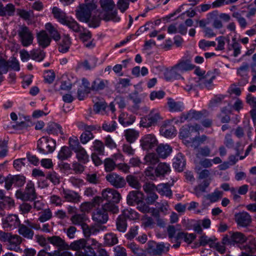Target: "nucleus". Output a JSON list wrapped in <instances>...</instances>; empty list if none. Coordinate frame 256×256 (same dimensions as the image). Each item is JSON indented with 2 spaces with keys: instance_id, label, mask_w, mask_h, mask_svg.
I'll return each instance as SVG.
<instances>
[{
  "instance_id": "f257e3e1",
  "label": "nucleus",
  "mask_w": 256,
  "mask_h": 256,
  "mask_svg": "<svg viewBox=\"0 0 256 256\" xmlns=\"http://www.w3.org/2000/svg\"><path fill=\"white\" fill-rule=\"evenodd\" d=\"M100 7L104 12L102 19L105 21L112 20L118 22L120 18L118 16L117 10L116 9V4L113 0H100Z\"/></svg>"
},
{
  "instance_id": "f03ea898",
  "label": "nucleus",
  "mask_w": 256,
  "mask_h": 256,
  "mask_svg": "<svg viewBox=\"0 0 256 256\" xmlns=\"http://www.w3.org/2000/svg\"><path fill=\"white\" fill-rule=\"evenodd\" d=\"M56 147V142L54 140L47 136H42L37 142V148L38 152L44 154L52 152Z\"/></svg>"
},
{
  "instance_id": "7ed1b4c3",
  "label": "nucleus",
  "mask_w": 256,
  "mask_h": 256,
  "mask_svg": "<svg viewBox=\"0 0 256 256\" xmlns=\"http://www.w3.org/2000/svg\"><path fill=\"white\" fill-rule=\"evenodd\" d=\"M206 16L208 22H212V26L216 29H220L224 26L222 22L220 19L225 22H228L230 20V16L229 14L225 13L218 14V10H214L208 13Z\"/></svg>"
},
{
  "instance_id": "20e7f679",
  "label": "nucleus",
  "mask_w": 256,
  "mask_h": 256,
  "mask_svg": "<svg viewBox=\"0 0 256 256\" xmlns=\"http://www.w3.org/2000/svg\"><path fill=\"white\" fill-rule=\"evenodd\" d=\"M170 250V244L166 246L164 242L156 243L150 240L147 243L146 252L151 256H162L166 254Z\"/></svg>"
},
{
  "instance_id": "39448f33",
  "label": "nucleus",
  "mask_w": 256,
  "mask_h": 256,
  "mask_svg": "<svg viewBox=\"0 0 256 256\" xmlns=\"http://www.w3.org/2000/svg\"><path fill=\"white\" fill-rule=\"evenodd\" d=\"M17 198L23 201H33L36 198L34 184L29 182L27 184L25 190L22 192L20 190H18L16 193Z\"/></svg>"
},
{
  "instance_id": "423d86ee",
  "label": "nucleus",
  "mask_w": 256,
  "mask_h": 256,
  "mask_svg": "<svg viewBox=\"0 0 256 256\" xmlns=\"http://www.w3.org/2000/svg\"><path fill=\"white\" fill-rule=\"evenodd\" d=\"M246 240V237L242 233L230 232L223 237L222 242L228 246H234L236 244L240 245Z\"/></svg>"
},
{
  "instance_id": "0eeeda50",
  "label": "nucleus",
  "mask_w": 256,
  "mask_h": 256,
  "mask_svg": "<svg viewBox=\"0 0 256 256\" xmlns=\"http://www.w3.org/2000/svg\"><path fill=\"white\" fill-rule=\"evenodd\" d=\"M20 40L24 46L26 47L30 45L34 40V36L28 28L26 26H21L18 30Z\"/></svg>"
},
{
  "instance_id": "6e6552de",
  "label": "nucleus",
  "mask_w": 256,
  "mask_h": 256,
  "mask_svg": "<svg viewBox=\"0 0 256 256\" xmlns=\"http://www.w3.org/2000/svg\"><path fill=\"white\" fill-rule=\"evenodd\" d=\"M161 119L159 112L152 110L148 115L141 118L140 124L144 128H148L156 124Z\"/></svg>"
},
{
  "instance_id": "1a4fd4ad",
  "label": "nucleus",
  "mask_w": 256,
  "mask_h": 256,
  "mask_svg": "<svg viewBox=\"0 0 256 256\" xmlns=\"http://www.w3.org/2000/svg\"><path fill=\"white\" fill-rule=\"evenodd\" d=\"M20 224V221L16 214H9L2 219V224L4 228L8 230H12Z\"/></svg>"
},
{
  "instance_id": "9d476101",
  "label": "nucleus",
  "mask_w": 256,
  "mask_h": 256,
  "mask_svg": "<svg viewBox=\"0 0 256 256\" xmlns=\"http://www.w3.org/2000/svg\"><path fill=\"white\" fill-rule=\"evenodd\" d=\"M106 179L112 186L116 188H123L126 185L124 178L116 173L112 172L108 174Z\"/></svg>"
},
{
  "instance_id": "9b49d317",
  "label": "nucleus",
  "mask_w": 256,
  "mask_h": 256,
  "mask_svg": "<svg viewBox=\"0 0 256 256\" xmlns=\"http://www.w3.org/2000/svg\"><path fill=\"white\" fill-rule=\"evenodd\" d=\"M102 198L108 202H115L118 204L121 199L120 194L116 190L107 188L102 192Z\"/></svg>"
},
{
  "instance_id": "f8f14e48",
  "label": "nucleus",
  "mask_w": 256,
  "mask_h": 256,
  "mask_svg": "<svg viewBox=\"0 0 256 256\" xmlns=\"http://www.w3.org/2000/svg\"><path fill=\"white\" fill-rule=\"evenodd\" d=\"M92 220L98 225L105 224L108 220V213L102 207L96 208L92 212Z\"/></svg>"
},
{
  "instance_id": "ddd939ff",
  "label": "nucleus",
  "mask_w": 256,
  "mask_h": 256,
  "mask_svg": "<svg viewBox=\"0 0 256 256\" xmlns=\"http://www.w3.org/2000/svg\"><path fill=\"white\" fill-rule=\"evenodd\" d=\"M140 142L142 149L147 150L152 149L158 144V140L155 136L152 134L144 136Z\"/></svg>"
},
{
  "instance_id": "4468645a",
  "label": "nucleus",
  "mask_w": 256,
  "mask_h": 256,
  "mask_svg": "<svg viewBox=\"0 0 256 256\" xmlns=\"http://www.w3.org/2000/svg\"><path fill=\"white\" fill-rule=\"evenodd\" d=\"M92 10L86 8L84 6L80 4L76 10V16L82 22H88L91 16V12Z\"/></svg>"
},
{
  "instance_id": "2eb2a0df",
  "label": "nucleus",
  "mask_w": 256,
  "mask_h": 256,
  "mask_svg": "<svg viewBox=\"0 0 256 256\" xmlns=\"http://www.w3.org/2000/svg\"><path fill=\"white\" fill-rule=\"evenodd\" d=\"M235 220L238 226L242 227H246L252 222V217L246 212H242L235 214Z\"/></svg>"
},
{
  "instance_id": "dca6fc26",
  "label": "nucleus",
  "mask_w": 256,
  "mask_h": 256,
  "mask_svg": "<svg viewBox=\"0 0 256 256\" xmlns=\"http://www.w3.org/2000/svg\"><path fill=\"white\" fill-rule=\"evenodd\" d=\"M62 194L66 202L72 203L80 202L82 198L78 192L68 189L63 188Z\"/></svg>"
},
{
  "instance_id": "f3484780",
  "label": "nucleus",
  "mask_w": 256,
  "mask_h": 256,
  "mask_svg": "<svg viewBox=\"0 0 256 256\" xmlns=\"http://www.w3.org/2000/svg\"><path fill=\"white\" fill-rule=\"evenodd\" d=\"M238 246L241 250L246 252L254 254L256 252V240L254 238H246V240Z\"/></svg>"
},
{
  "instance_id": "a211bd4d",
  "label": "nucleus",
  "mask_w": 256,
  "mask_h": 256,
  "mask_svg": "<svg viewBox=\"0 0 256 256\" xmlns=\"http://www.w3.org/2000/svg\"><path fill=\"white\" fill-rule=\"evenodd\" d=\"M249 65L247 63L244 64L237 70L238 74L242 78L238 82V85L244 86L248 82V72Z\"/></svg>"
},
{
  "instance_id": "6ab92c4d",
  "label": "nucleus",
  "mask_w": 256,
  "mask_h": 256,
  "mask_svg": "<svg viewBox=\"0 0 256 256\" xmlns=\"http://www.w3.org/2000/svg\"><path fill=\"white\" fill-rule=\"evenodd\" d=\"M215 78L216 76L214 74L208 72L204 76L200 78L198 82L202 88H210L212 86V81Z\"/></svg>"
},
{
  "instance_id": "aec40b11",
  "label": "nucleus",
  "mask_w": 256,
  "mask_h": 256,
  "mask_svg": "<svg viewBox=\"0 0 256 256\" xmlns=\"http://www.w3.org/2000/svg\"><path fill=\"white\" fill-rule=\"evenodd\" d=\"M48 240L54 246L58 247L60 249L66 250L69 248L68 244H67L64 240L62 239L58 236H48L47 238Z\"/></svg>"
},
{
  "instance_id": "412c9836",
  "label": "nucleus",
  "mask_w": 256,
  "mask_h": 256,
  "mask_svg": "<svg viewBox=\"0 0 256 256\" xmlns=\"http://www.w3.org/2000/svg\"><path fill=\"white\" fill-rule=\"evenodd\" d=\"M108 84V80L97 78L93 81L89 90L94 92H99L104 90Z\"/></svg>"
},
{
  "instance_id": "4be33fe9",
  "label": "nucleus",
  "mask_w": 256,
  "mask_h": 256,
  "mask_svg": "<svg viewBox=\"0 0 256 256\" xmlns=\"http://www.w3.org/2000/svg\"><path fill=\"white\" fill-rule=\"evenodd\" d=\"M105 226L93 225L89 226L86 224L83 226L82 231L84 236L86 238L90 237L92 234H95L98 232L100 229L103 230Z\"/></svg>"
},
{
  "instance_id": "5701e85b",
  "label": "nucleus",
  "mask_w": 256,
  "mask_h": 256,
  "mask_svg": "<svg viewBox=\"0 0 256 256\" xmlns=\"http://www.w3.org/2000/svg\"><path fill=\"white\" fill-rule=\"evenodd\" d=\"M36 37L39 45L42 48H45L50 45L51 39L46 31L40 32L37 34Z\"/></svg>"
},
{
  "instance_id": "b1692460",
  "label": "nucleus",
  "mask_w": 256,
  "mask_h": 256,
  "mask_svg": "<svg viewBox=\"0 0 256 256\" xmlns=\"http://www.w3.org/2000/svg\"><path fill=\"white\" fill-rule=\"evenodd\" d=\"M22 238L18 234H12L8 242L9 250L17 251L18 246L22 242Z\"/></svg>"
},
{
  "instance_id": "393cba45",
  "label": "nucleus",
  "mask_w": 256,
  "mask_h": 256,
  "mask_svg": "<svg viewBox=\"0 0 256 256\" xmlns=\"http://www.w3.org/2000/svg\"><path fill=\"white\" fill-rule=\"evenodd\" d=\"M156 152L160 158H165L170 154L172 148L168 144H162L158 146Z\"/></svg>"
},
{
  "instance_id": "a878e982",
  "label": "nucleus",
  "mask_w": 256,
  "mask_h": 256,
  "mask_svg": "<svg viewBox=\"0 0 256 256\" xmlns=\"http://www.w3.org/2000/svg\"><path fill=\"white\" fill-rule=\"evenodd\" d=\"M15 12V6L12 4H8L4 6L2 2H0V16H12L14 15Z\"/></svg>"
},
{
  "instance_id": "bb28decb",
  "label": "nucleus",
  "mask_w": 256,
  "mask_h": 256,
  "mask_svg": "<svg viewBox=\"0 0 256 256\" xmlns=\"http://www.w3.org/2000/svg\"><path fill=\"white\" fill-rule=\"evenodd\" d=\"M18 232L20 235L28 240H32L34 236V232L32 228L24 224H20Z\"/></svg>"
},
{
  "instance_id": "cd10ccee",
  "label": "nucleus",
  "mask_w": 256,
  "mask_h": 256,
  "mask_svg": "<svg viewBox=\"0 0 256 256\" xmlns=\"http://www.w3.org/2000/svg\"><path fill=\"white\" fill-rule=\"evenodd\" d=\"M136 120V116L127 114L122 113L120 114L118 118L120 123L124 126H128L132 124Z\"/></svg>"
},
{
  "instance_id": "c85d7f7f",
  "label": "nucleus",
  "mask_w": 256,
  "mask_h": 256,
  "mask_svg": "<svg viewBox=\"0 0 256 256\" xmlns=\"http://www.w3.org/2000/svg\"><path fill=\"white\" fill-rule=\"evenodd\" d=\"M170 171L169 164L166 162H160L155 168V174L156 176H164L166 174Z\"/></svg>"
},
{
  "instance_id": "c756f323",
  "label": "nucleus",
  "mask_w": 256,
  "mask_h": 256,
  "mask_svg": "<svg viewBox=\"0 0 256 256\" xmlns=\"http://www.w3.org/2000/svg\"><path fill=\"white\" fill-rule=\"evenodd\" d=\"M182 72H181L175 65L170 70H167L164 73V77L166 80H170L172 78H182L180 75V73Z\"/></svg>"
},
{
  "instance_id": "7c9ffc66",
  "label": "nucleus",
  "mask_w": 256,
  "mask_h": 256,
  "mask_svg": "<svg viewBox=\"0 0 256 256\" xmlns=\"http://www.w3.org/2000/svg\"><path fill=\"white\" fill-rule=\"evenodd\" d=\"M159 162V158L157 154L154 152L146 154L144 158V164L149 166H154Z\"/></svg>"
},
{
  "instance_id": "2f4dec72",
  "label": "nucleus",
  "mask_w": 256,
  "mask_h": 256,
  "mask_svg": "<svg viewBox=\"0 0 256 256\" xmlns=\"http://www.w3.org/2000/svg\"><path fill=\"white\" fill-rule=\"evenodd\" d=\"M125 180L128 182L129 186L136 190H140L142 187L139 179L134 174L128 175Z\"/></svg>"
},
{
  "instance_id": "473e14b6",
  "label": "nucleus",
  "mask_w": 256,
  "mask_h": 256,
  "mask_svg": "<svg viewBox=\"0 0 256 256\" xmlns=\"http://www.w3.org/2000/svg\"><path fill=\"white\" fill-rule=\"evenodd\" d=\"M138 194H142V193L136 190L130 192L126 197L127 204L129 206H133L142 200L138 197Z\"/></svg>"
},
{
  "instance_id": "72a5a7b5",
  "label": "nucleus",
  "mask_w": 256,
  "mask_h": 256,
  "mask_svg": "<svg viewBox=\"0 0 256 256\" xmlns=\"http://www.w3.org/2000/svg\"><path fill=\"white\" fill-rule=\"evenodd\" d=\"M70 220L73 224L80 226L82 229L84 225L86 224L85 222L86 220V217L84 214H76L72 216Z\"/></svg>"
},
{
  "instance_id": "f704fd0d",
  "label": "nucleus",
  "mask_w": 256,
  "mask_h": 256,
  "mask_svg": "<svg viewBox=\"0 0 256 256\" xmlns=\"http://www.w3.org/2000/svg\"><path fill=\"white\" fill-rule=\"evenodd\" d=\"M52 12L54 18L63 24L66 23V20L68 19L66 14L57 7H54L52 8Z\"/></svg>"
},
{
  "instance_id": "c9c22d12",
  "label": "nucleus",
  "mask_w": 256,
  "mask_h": 256,
  "mask_svg": "<svg viewBox=\"0 0 256 256\" xmlns=\"http://www.w3.org/2000/svg\"><path fill=\"white\" fill-rule=\"evenodd\" d=\"M72 156L70 149L66 146L61 148L58 154V158L61 161L65 160L70 158Z\"/></svg>"
},
{
  "instance_id": "e433bc0d",
  "label": "nucleus",
  "mask_w": 256,
  "mask_h": 256,
  "mask_svg": "<svg viewBox=\"0 0 256 256\" xmlns=\"http://www.w3.org/2000/svg\"><path fill=\"white\" fill-rule=\"evenodd\" d=\"M202 114L200 112L195 110H190L186 114H184L181 118V120H199L202 118Z\"/></svg>"
},
{
  "instance_id": "4c0bfd02",
  "label": "nucleus",
  "mask_w": 256,
  "mask_h": 256,
  "mask_svg": "<svg viewBox=\"0 0 256 256\" xmlns=\"http://www.w3.org/2000/svg\"><path fill=\"white\" fill-rule=\"evenodd\" d=\"M86 240L84 238H81L72 242L69 246L72 250L78 251L84 249L86 246Z\"/></svg>"
},
{
  "instance_id": "58836bf2",
  "label": "nucleus",
  "mask_w": 256,
  "mask_h": 256,
  "mask_svg": "<svg viewBox=\"0 0 256 256\" xmlns=\"http://www.w3.org/2000/svg\"><path fill=\"white\" fill-rule=\"evenodd\" d=\"M74 152L76 154V158L80 162L86 164L88 161V155L82 146Z\"/></svg>"
},
{
  "instance_id": "ea45409f",
  "label": "nucleus",
  "mask_w": 256,
  "mask_h": 256,
  "mask_svg": "<svg viewBox=\"0 0 256 256\" xmlns=\"http://www.w3.org/2000/svg\"><path fill=\"white\" fill-rule=\"evenodd\" d=\"M156 191L162 196H165L170 198L172 196V192L167 184H161L156 186Z\"/></svg>"
},
{
  "instance_id": "a19ab883",
  "label": "nucleus",
  "mask_w": 256,
  "mask_h": 256,
  "mask_svg": "<svg viewBox=\"0 0 256 256\" xmlns=\"http://www.w3.org/2000/svg\"><path fill=\"white\" fill-rule=\"evenodd\" d=\"M70 44L71 42L70 37L68 36H64L58 46L59 52L62 53L67 52L70 48Z\"/></svg>"
},
{
  "instance_id": "79ce46f5",
  "label": "nucleus",
  "mask_w": 256,
  "mask_h": 256,
  "mask_svg": "<svg viewBox=\"0 0 256 256\" xmlns=\"http://www.w3.org/2000/svg\"><path fill=\"white\" fill-rule=\"evenodd\" d=\"M176 66L182 72L192 70L194 67L193 64H190V61L188 60H181L176 64Z\"/></svg>"
},
{
  "instance_id": "37998d69",
  "label": "nucleus",
  "mask_w": 256,
  "mask_h": 256,
  "mask_svg": "<svg viewBox=\"0 0 256 256\" xmlns=\"http://www.w3.org/2000/svg\"><path fill=\"white\" fill-rule=\"evenodd\" d=\"M116 229L120 232H124L127 228L126 220L124 216L120 215L116 221Z\"/></svg>"
},
{
  "instance_id": "c03bdc74",
  "label": "nucleus",
  "mask_w": 256,
  "mask_h": 256,
  "mask_svg": "<svg viewBox=\"0 0 256 256\" xmlns=\"http://www.w3.org/2000/svg\"><path fill=\"white\" fill-rule=\"evenodd\" d=\"M116 128V122L114 120L104 121L102 126V128L104 130L109 132H114Z\"/></svg>"
},
{
  "instance_id": "a18cd8bd",
  "label": "nucleus",
  "mask_w": 256,
  "mask_h": 256,
  "mask_svg": "<svg viewBox=\"0 0 256 256\" xmlns=\"http://www.w3.org/2000/svg\"><path fill=\"white\" fill-rule=\"evenodd\" d=\"M46 131L48 134H58V133L63 134L62 127L58 124L54 122H50L48 124Z\"/></svg>"
},
{
  "instance_id": "49530a36",
  "label": "nucleus",
  "mask_w": 256,
  "mask_h": 256,
  "mask_svg": "<svg viewBox=\"0 0 256 256\" xmlns=\"http://www.w3.org/2000/svg\"><path fill=\"white\" fill-rule=\"evenodd\" d=\"M45 56V52L40 49H34L30 51V58L38 62H41Z\"/></svg>"
},
{
  "instance_id": "de8ad7c7",
  "label": "nucleus",
  "mask_w": 256,
  "mask_h": 256,
  "mask_svg": "<svg viewBox=\"0 0 256 256\" xmlns=\"http://www.w3.org/2000/svg\"><path fill=\"white\" fill-rule=\"evenodd\" d=\"M176 132L175 128L172 126H163L160 130L161 134L166 138L172 137L175 134Z\"/></svg>"
},
{
  "instance_id": "09e8293b",
  "label": "nucleus",
  "mask_w": 256,
  "mask_h": 256,
  "mask_svg": "<svg viewBox=\"0 0 256 256\" xmlns=\"http://www.w3.org/2000/svg\"><path fill=\"white\" fill-rule=\"evenodd\" d=\"M124 136L128 142L132 143L138 138V132L134 130L129 129L125 131Z\"/></svg>"
},
{
  "instance_id": "8fccbe9b",
  "label": "nucleus",
  "mask_w": 256,
  "mask_h": 256,
  "mask_svg": "<svg viewBox=\"0 0 256 256\" xmlns=\"http://www.w3.org/2000/svg\"><path fill=\"white\" fill-rule=\"evenodd\" d=\"M45 28L54 40L57 41L60 39V34L51 23H47L45 26Z\"/></svg>"
},
{
  "instance_id": "3c124183",
  "label": "nucleus",
  "mask_w": 256,
  "mask_h": 256,
  "mask_svg": "<svg viewBox=\"0 0 256 256\" xmlns=\"http://www.w3.org/2000/svg\"><path fill=\"white\" fill-rule=\"evenodd\" d=\"M104 170L106 172H111L116 168V162L112 158H106L104 161Z\"/></svg>"
},
{
  "instance_id": "603ef678",
  "label": "nucleus",
  "mask_w": 256,
  "mask_h": 256,
  "mask_svg": "<svg viewBox=\"0 0 256 256\" xmlns=\"http://www.w3.org/2000/svg\"><path fill=\"white\" fill-rule=\"evenodd\" d=\"M115 202H107L102 204V208L104 210L108 212H112V214H117L119 212L118 208L114 204Z\"/></svg>"
},
{
  "instance_id": "864d4df0",
  "label": "nucleus",
  "mask_w": 256,
  "mask_h": 256,
  "mask_svg": "<svg viewBox=\"0 0 256 256\" xmlns=\"http://www.w3.org/2000/svg\"><path fill=\"white\" fill-rule=\"evenodd\" d=\"M104 244L108 246H112L118 242V238L116 234L108 233L104 236Z\"/></svg>"
},
{
  "instance_id": "5fc2aeb1",
  "label": "nucleus",
  "mask_w": 256,
  "mask_h": 256,
  "mask_svg": "<svg viewBox=\"0 0 256 256\" xmlns=\"http://www.w3.org/2000/svg\"><path fill=\"white\" fill-rule=\"evenodd\" d=\"M196 238V236L193 234H188L182 232H178L176 236V239H184L188 244H190Z\"/></svg>"
},
{
  "instance_id": "6e6d98bb",
  "label": "nucleus",
  "mask_w": 256,
  "mask_h": 256,
  "mask_svg": "<svg viewBox=\"0 0 256 256\" xmlns=\"http://www.w3.org/2000/svg\"><path fill=\"white\" fill-rule=\"evenodd\" d=\"M64 24L67 26L70 29L75 32H81L80 26L72 18H68Z\"/></svg>"
},
{
  "instance_id": "4d7b16f0",
  "label": "nucleus",
  "mask_w": 256,
  "mask_h": 256,
  "mask_svg": "<svg viewBox=\"0 0 256 256\" xmlns=\"http://www.w3.org/2000/svg\"><path fill=\"white\" fill-rule=\"evenodd\" d=\"M93 130H87L81 134L80 139L82 144H86L90 140L94 138V136L92 132V131Z\"/></svg>"
},
{
  "instance_id": "13d9d810",
  "label": "nucleus",
  "mask_w": 256,
  "mask_h": 256,
  "mask_svg": "<svg viewBox=\"0 0 256 256\" xmlns=\"http://www.w3.org/2000/svg\"><path fill=\"white\" fill-rule=\"evenodd\" d=\"M84 251L79 250L76 251L75 256H94V250L90 246H88Z\"/></svg>"
},
{
  "instance_id": "bf43d9fd",
  "label": "nucleus",
  "mask_w": 256,
  "mask_h": 256,
  "mask_svg": "<svg viewBox=\"0 0 256 256\" xmlns=\"http://www.w3.org/2000/svg\"><path fill=\"white\" fill-rule=\"evenodd\" d=\"M122 215L124 216L125 218H128L132 220L138 219L139 218L138 214L132 209L124 210Z\"/></svg>"
},
{
  "instance_id": "052dcab7",
  "label": "nucleus",
  "mask_w": 256,
  "mask_h": 256,
  "mask_svg": "<svg viewBox=\"0 0 256 256\" xmlns=\"http://www.w3.org/2000/svg\"><path fill=\"white\" fill-rule=\"evenodd\" d=\"M223 195V192L218 190H215L214 192L208 194L206 198L211 202H217L219 199L221 198Z\"/></svg>"
},
{
  "instance_id": "680f3d73",
  "label": "nucleus",
  "mask_w": 256,
  "mask_h": 256,
  "mask_svg": "<svg viewBox=\"0 0 256 256\" xmlns=\"http://www.w3.org/2000/svg\"><path fill=\"white\" fill-rule=\"evenodd\" d=\"M68 147L70 150L76 151L82 146L80 144L78 138L76 137H70L68 139Z\"/></svg>"
},
{
  "instance_id": "e2e57ef3",
  "label": "nucleus",
  "mask_w": 256,
  "mask_h": 256,
  "mask_svg": "<svg viewBox=\"0 0 256 256\" xmlns=\"http://www.w3.org/2000/svg\"><path fill=\"white\" fill-rule=\"evenodd\" d=\"M52 212L49 208H46L44 210L41 215L38 218V220L40 222H44L46 221L50 220L52 218Z\"/></svg>"
},
{
  "instance_id": "0e129e2a",
  "label": "nucleus",
  "mask_w": 256,
  "mask_h": 256,
  "mask_svg": "<svg viewBox=\"0 0 256 256\" xmlns=\"http://www.w3.org/2000/svg\"><path fill=\"white\" fill-rule=\"evenodd\" d=\"M168 104L169 110L171 112L181 111L182 106L180 102H176L172 98H168Z\"/></svg>"
},
{
  "instance_id": "69168bd1",
  "label": "nucleus",
  "mask_w": 256,
  "mask_h": 256,
  "mask_svg": "<svg viewBox=\"0 0 256 256\" xmlns=\"http://www.w3.org/2000/svg\"><path fill=\"white\" fill-rule=\"evenodd\" d=\"M142 225L144 228H152L156 224L154 220L150 216L145 215L142 218Z\"/></svg>"
},
{
  "instance_id": "338daca9",
  "label": "nucleus",
  "mask_w": 256,
  "mask_h": 256,
  "mask_svg": "<svg viewBox=\"0 0 256 256\" xmlns=\"http://www.w3.org/2000/svg\"><path fill=\"white\" fill-rule=\"evenodd\" d=\"M130 98L132 100L134 103V105L132 106L134 110H138L140 108L139 104L141 102L140 98L138 96V92H135L134 93L129 94Z\"/></svg>"
},
{
  "instance_id": "774afa93",
  "label": "nucleus",
  "mask_w": 256,
  "mask_h": 256,
  "mask_svg": "<svg viewBox=\"0 0 256 256\" xmlns=\"http://www.w3.org/2000/svg\"><path fill=\"white\" fill-rule=\"evenodd\" d=\"M94 150L98 154H102L104 152V146L102 142L99 140H96L93 142L92 146Z\"/></svg>"
}]
</instances>
